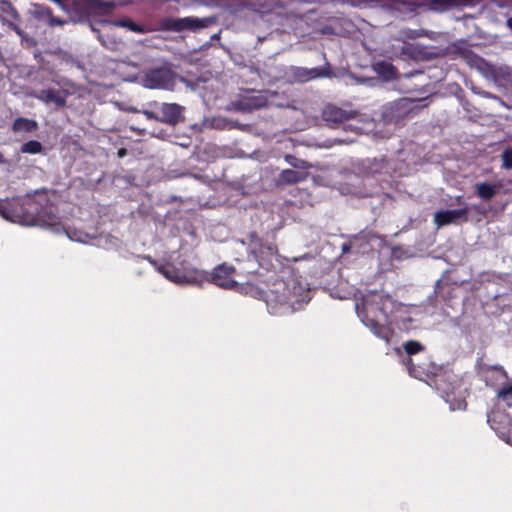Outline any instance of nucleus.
<instances>
[{
	"instance_id": "obj_1",
	"label": "nucleus",
	"mask_w": 512,
	"mask_h": 512,
	"mask_svg": "<svg viewBox=\"0 0 512 512\" xmlns=\"http://www.w3.org/2000/svg\"><path fill=\"white\" fill-rule=\"evenodd\" d=\"M308 293L293 277L276 279L266 292V303L272 313H293L307 302Z\"/></svg>"
},
{
	"instance_id": "obj_2",
	"label": "nucleus",
	"mask_w": 512,
	"mask_h": 512,
	"mask_svg": "<svg viewBox=\"0 0 512 512\" xmlns=\"http://www.w3.org/2000/svg\"><path fill=\"white\" fill-rule=\"evenodd\" d=\"M36 210V203L30 198L14 197L0 200V215L14 223L34 224L36 221L34 211Z\"/></svg>"
},
{
	"instance_id": "obj_3",
	"label": "nucleus",
	"mask_w": 512,
	"mask_h": 512,
	"mask_svg": "<svg viewBox=\"0 0 512 512\" xmlns=\"http://www.w3.org/2000/svg\"><path fill=\"white\" fill-rule=\"evenodd\" d=\"M362 322L377 337L389 343L393 335V330L388 322V315L383 308L374 303L365 302L363 306Z\"/></svg>"
},
{
	"instance_id": "obj_4",
	"label": "nucleus",
	"mask_w": 512,
	"mask_h": 512,
	"mask_svg": "<svg viewBox=\"0 0 512 512\" xmlns=\"http://www.w3.org/2000/svg\"><path fill=\"white\" fill-rule=\"evenodd\" d=\"M421 107L416 104L413 100L408 98H402L395 101L386 108L384 112V118L389 123L400 125L404 121L415 117Z\"/></svg>"
},
{
	"instance_id": "obj_5",
	"label": "nucleus",
	"mask_w": 512,
	"mask_h": 512,
	"mask_svg": "<svg viewBox=\"0 0 512 512\" xmlns=\"http://www.w3.org/2000/svg\"><path fill=\"white\" fill-rule=\"evenodd\" d=\"M205 277L203 282H210L220 288L228 290H238L239 283L234 279L236 269L234 266L227 263L217 265L210 273L201 271Z\"/></svg>"
},
{
	"instance_id": "obj_6",
	"label": "nucleus",
	"mask_w": 512,
	"mask_h": 512,
	"mask_svg": "<svg viewBox=\"0 0 512 512\" xmlns=\"http://www.w3.org/2000/svg\"><path fill=\"white\" fill-rule=\"evenodd\" d=\"M157 271L166 279L176 284L201 285L205 275L197 269L181 272L173 264L166 263L157 267Z\"/></svg>"
},
{
	"instance_id": "obj_7",
	"label": "nucleus",
	"mask_w": 512,
	"mask_h": 512,
	"mask_svg": "<svg viewBox=\"0 0 512 512\" xmlns=\"http://www.w3.org/2000/svg\"><path fill=\"white\" fill-rule=\"evenodd\" d=\"M410 376L427 381L436 375L439 367L433 363L429 357H425L423 361H416L414 358L406 357L403 359Z\"/></svg>"
},
{
	"instance_id": "obj_8",
	"label": "nucleus",
	"mask_w": 512,
	"mask_h": 512,
	"mask_svg": "<svg viewBox=\"0 0 512 512\" xmlns=\"http://www.w3.org/2000/svg\"><path fill=\"white\" fill-rule=\"evenodd\" d=\"M208 19H199L196 17L172 18L168 17L162 20V28L166 31L181 32L184 30L196 31L207 27Z\"/></svg>"
},
{
	"instance_id": "obj_9",
	"label": "nucleus",
	"mask_w": 512,
	"mask_h": 512,
	"mask_svg": "<svg viewBox=\"0 0 512 512\" xmlns=\"http://www.w3.org/2000/svg\"><path fill=\"white\" fill-rule=\"evenodd\" d=\"M323 121L332 128L344 124L346 121L354 119L357 112L353 110H345L334 104H327L321 113Z\"/></svg>"
},
{
	"instance_id": "obj_10",
	"label": "nucleus",
	"mask_w": 512,
	"mask_h": 512,
	"mask_svg": "<svg viewBox=\"0 0 512 512\" xmlns=\"http://www.w3.org/2000/svg\"><path fill=\"white\" fill-rule=\"evenodd\" d=\"M144 81L150 89H167L174 83L173 74L166 68H156L148 71Z\"/></svg>"
},
{
	"instance_id": "obj_11",
	"label": "nucleus",
	"mask_w": 512,
	"mask_h": 512,
	"mask_svg": "<svg viewBox=\"0 0 512 512\" xmlns=\"http://www.w3.org/2000/svg\"><path fill=\"white\" fill-rule=\"evenodd\" d=\"M267 105V99L261 94H247L232 102L235 110L241 112H251Z\"/></svg>"
},
{
	"instance_id": "obj_12",
	"label": "nucleus",
	"mask_w": 512,
	"mask_h": 512,
	"mask_svg": "<svg viewBox=\"0 0 512 512\" xmlns=\"http://www.w3.org/2000/svg\"><path fill=\"white\" fill-rule=\"evenodd\" d=\"M183 107L176 103H162L158 107V122L176 125L183 117Z\"/></svg>"
},
{
	"instance_id": "obj_13",
	"label": "nucleus",
	"mask_w": 512,
	"mask_h": 512,
	"mask_svg": "<svg viewBox=\"0 0 512 512\" xmlns=\"http://www.w3.org/2000/svg\"><path fill=\"white\" fill-rule=\"evenodd\" d=\"M468 208L464 207L461 209L453 210H439L434 214V223L438 227L446 226L455 223L459 219L467 221Z\"/></svg>"
},
{
	"instance_id": "obj_14",
	"label": "nucleus",
	"mask_w": 512,
	"mask_h": 512,
	"mask_svg": "<svg viewBox=\"0 0 512 512\" xmlns=\"http://www.w3.org/2000/svg\"><path fill=\"white\" fill-rule=\"evenodd\" d=\"M29 95L46 104L55 103L57 106L65 105V98L61 95L60 91L56 89H42L40 91H33Z\"/></svg>"
},
{
	"instance_id": "obj_15",
	"label": "nucleus",
	"mask_w": 512,
	"mask_h": 512,
	"mask_svg": "<svg viewBox=\"0 0 512 512\" xmlns=\"http://www.w3.org/2000/svg\"><path fill=\"white\" fill-rule=\"evenodd\" d=\"M373 70L386 81L397 78V69L388 61L382 60L376 62L373 65Z\"/></svg>"
},
{
	"instance_id": "obj_16",
	"label": "nucleus",
	"mask_w": 512,
	"mask_h": 512,
	"mask_svg": "<svg viewBox=\"0 0 512 512\" xmlns=\"http://www.w3.org/2000/svg\"><path fill=\"white\" fill-rule=\"evenodd\" d=\"M38 129V123L33 119L18 117L12 124L14 132H34Z\"/></svg>"
},
{
	"instance_id": "obj_17",
	"label": "nucleus",
	"mask_w": 512,
	"mask_h": 512,
	"mask_svg": "<svg viewBox=\"0 0 512 512\" xmlns=\"http://www.w3.org/2000/svg\"><path fill=\"white\" fill-rule=\"evenodd\" d=\"M476 194L483 200H491L497 194L495 185L483 182L476 185Z\"/></svg>"
},
{
	"instance_id": "obj_18",
	"label": "nucleus",
	"mask_w": 512,
	"mask_h": 512,
	"mask_svg": "<svg viewBox=\"0 0 512 512\" xmlns=\"http://www.w3.org/2000/svg\"><path fill=\"white\" fill-rule=\"evenodd\" d=\"M302 180L304 176L292 169H285L279 174V182L282 184H296Z\"/></svg>"
},
{
	"instance_id": "obj_19",
	"label": "nucleus",
	"mask_w": 512,
	"mask_h": 512,
	"mask_svg": "<svg viewBox=\"0 0 512 512\" xmlns=\"http://www.w3.org/2000/svg\"><path fill=\"white\" fill-rule=\"evenodd\" d=\"M403 349L407 357L413 358V356L421 352H424L426 350V347L417 340H408L403 343Z\"/></svg>"
},
{
	"instance_id": "obj_20",
	"label": "nucleus",
	"mask_w": 512,
	"mask_h": 512,
	"mask_svg": "<svg viewBox=\"0 0 512 512\" xmlns=\"http://www.w3.org/2000/svg\"><path fill=\"white\" fill-rule=\"evenodd\" d=\"M388 168V161L385 157L381 158H374L372 161L369 162L367 166V171L372 174H380L384 170Z\"/></svg>"
},
{
	"instance_id": "obj_21",
	"label": "nucleus",
	"mask_w": 512,
	"mask_h": 512,
	"mask_svg": "<svg viewBox=\"0 0 512 512\" xmlns=\"http://www.w3.org/2000/svg\"><path fill=\"white\" fill-rule=\"evenodd\" d=\"M497 398L507 407H512V382L502 385V387L497 391Z\"/></svg>"
},
{
	"instance_id": "obj_22",
	"label": "nucleus",
	"mask_w": 512,
	"mask_h": 512,
	"mask_svg": "<svg viewBox=\"0 0 512 512\" xmlns=\"http://www.w3.org/2000/svg\"><path fill=\"white\" fill-rule=\"evenodd\" d=\"M429 5L434 10L445 11L459 6V0H430Z\"/></svg>"
},
{
	"instance_id": "obj_23",
	"label": "nucleus",
	"mask_w": 512,
	"mask_h": 512,
	"mask_svg": "<svg viewBox=\"0 0 512 512\" xmlns=\"http://www.w3.org/2000/svg\"><path fill=\"white\" fill-rule=\"evenodd\" d=\"M20 150L25 154H39L43 151V146L37 140H29L21 146Z\"/></svg>"
},
{
	"instance_id": "obj_24",
	"label": "nucleus",
	"mask_w": 512,
	"mask_h": 512,
	"mask_svg": "<svg viewBox=\"0 0 512 512\" xmlns=\"http://www.w3.org/2000/svg\"><path fill=\"white\" fill-rule=\"evenodd\" d=\"M502 167L505 169H512V148H507L503 151L502 155Z\"/></svg>"
},
{
	"instance_id": "obj_25",
	"label": "nucleus",
	"mask_w": 512,
	"mask_h": 512,
	"mask_svg": "<svg viewBox=\"0 0 512 512\" xmlns=\"http://www.w3.org/2000/svg\"><path fill=\"white\" fill-rule=\"evenodd\" d=\"M285 161L295 168L302 167L301 164L304 163L303 161L290 154L285 155Z\"/></svg>"
},
{
	"instance_id": "obj_26",
	"label": "nucleus",
	"mask_w": 512,
	"mask_h": 512,
	"mask_svg": "<svg viewBox=\"0 0 512 512\" xmlns=\"http://www.w3.org/2000/svg\"><path fill=\"white\" fill-rule=\"evenodd\" d=\"M121 26L123 27H127L129 28L131 31H134V32H142L143 30L140 28L139 25H137L136 23L130 21V20H126V21H121L119 23Z\"/></svg>"
},
{
	"instance_id": "obj_27",
	"label": "nucleus",
	"mask_w": 512,
	"mask_h": 512,
	"mask_svg": "<svg viewBox=\"0 0 512 512\" xmlns=\"http://www.w3.org/2000/svg\"><path fill=\"white\" fill-rule=\"evenodd\" d=\"M91 3L95 7H99V8H106V9L114 8V3L113 2H108V1H103V0H91Z\"/></svg>"
},
{
	"instance_id": "obj_28",
	"label": "nucleus",
	"mask_w": 512,
	"mask_h": 512,
	"mask_svg": "<svg viewBox=\"0 0 512 512\" xmlns=\"http://www.w3.org/2000/svg\"><path fill=\"white\" fill-rule=\"evenodd\" d=\"M37 13L43 16L51 17L52 16V10L49 7L46 6H36Z\"/></svg>"
},
{
	"instance_id": "obj_29",
	"label": "nucleus",
	"mask_w": 512,
	"mask_h": 512,
	"mask_svg": "<svg viewBox=\"0 0 512 512\" xmlns=\"http://www.w3.org/2000/svg\"><path fill=\"white\" fill-rule=\"evenodd\" d=\"M142 113L146 116L147 119L158 121V110H143Z\"/></svg>"
},
{
	"instance_id": "obj_30",
	"label": "nucleus",
	"mask_w": 512,
	"mask_h": 512,
	"mask_svg": "<svg viewBox=\"0 0 512 512\" xmlns=\"http://www.w3.org/2000/svg\"><path fill=\"white\" fill-rule=\"evenodd\" d=\"M487 370H495V371H498L500 372L505 378H508V374L506 372V370L501 366V365H493V366H489L487 368Z\"/></svg>"
},
{
	"instance_id": "obj_31",
	"label": "nucleus",
	"mask_w": 512,
	"mask_h": 512,
	"mask_svg": "<svg viewBox=\"0 0 512 512\" xmlns=\"http://www.w3.org/2000/svg\"><path fill=\"white\" fill-rule=\"evenodd\" d=\"M306 80L314 79L320 76V73L317 69H311L310 71L305 72Z\"/></svg>"
},
{
	"instance_id": "obj_32",
	"label": "nucleus",
	"mask_w": 512,
	"mask_h": 512,
	"mask_svg": "<svg viewBox=\"0 0 512 512\" xmlns=\"http://www.w3.org/2000/svg\"><path fill=\"white\" fill-rule=\"evenodd\" d=\"M233 127H234V128H237V129H239V130L245 131V130H247L248 125H246V124H241V123H239V122H234V123H233Z\"/></svg>"
},
{
	"instance_id": "obj_33",
	"label": "nucleus",
	"mask_w": 512,
	"mask_h": 512,
	"mask_svg": "<svg viewBox=\"0 0 512 512\" xmlns=\"http://www.w3.org/2000/svg\"><path fill=\"white\" fill-rule=\"evenodd\" d=\"M130 129H131L132 131L137 132L139 135H144V133H145V129H143V128H139V127H137V126H135V125H133V124H132V125H130Z\"/></svg>"
},
{
	"instance_id": "obj_34",
	"label": "nucleus",
	"mask_w": 512,
	"mask_h": 512,
	"mask_svg": "<svg viewBox=\"0 0 512 512\" xmlns=\"http://www.w3.org/2000/svg\"><path fill=\"white\" fill-rule=\"evenodd\" d=\"M67 235L68 237L71 239V240H77V241H82V239L80 237H76V233L75 232H67Z\"/></svg>"
},
{
	"instance_id": "obj_35",
	"label": "nucleus",
	"mask_w": 512,
	"mask_h": 512,
	"mask_svg": "<svg viewBox=\"0 0 512 512\" xmlns=\"http://www.w3.org/2000/svg\"><path fill=\"white\" fill-rule=\"evenodd\" d=\"M50 18H51V20H50L51 25H61V24H63V21L60 20V19L53 18L52 16Z\"/></svg>"
},
{
	"instance_id": "obj_36",
	"label": "nucleus",
	"mask_w": 512,
	"mask_h": 512,
	"mask_svg": "<svg viewBox=\"0 0 512 512\" xmlns=\"http://www.w3.org/2000/svg\"><path fill=\"white\" fill-rule=\"evenodd\" d=\"M146 259H147V260H148V261H149V262H150V263H151V264H152L156 269H157V267H158V266H160V265L158 264V262H157L155 259H153L151 256H147V257H146Z\"/></svg>"
},
{
	"instance_id": "obj_37",
	"label": "nucleus",
	"mask_w": 512,
	"mask_h": 512,
	"mask_svg": "<svg viewBox=\"0 0 512 512\" xmlns=\"http://www.w3.org/2000/svg\"><path fill=\"white\" fill-rule=\"evenodd\" d=\"M126 153H127V150L125 148H121L118 151V156L119 157H124L126 155Z\"/></svg>"
}]
</instances>
